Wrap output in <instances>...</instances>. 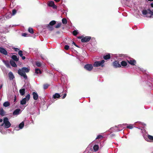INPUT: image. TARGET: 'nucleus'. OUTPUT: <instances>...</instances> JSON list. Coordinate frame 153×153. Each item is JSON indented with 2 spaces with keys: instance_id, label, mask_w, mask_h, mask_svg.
Instances as JSON below:
<instances>
[{
  "instance_id": "1",
  "label": "nucleus",
  "mask_w": 153,
  "mask_h": 153,
  "mask_svg": "<svg viewBox=\"0 0 153 153\" xmlns=\"http://www.w3.org/2000/svg\"><path fill=\"white\" fill-rule=\"evenodd\" d=\"M30 70L29 68L24 67L21 69H19L18 71V73L19 75L23 76L25 79H27V76L26 73L28 72Z\"/></svg>"
},
{
  "instance_id": "2",
  "label": "nucleus",
  "mask_w": 153,
  "mask_h": 153,
  "mask_svg": "<svg viewBox=\"0 0 153 153\" xmlns=\"http://www.w3.org/2000/svg\"><path fill=\"white\" fill-rule=\"evenodd\" d=\"M11 125V123L9 121V120L7 117H5L3 119V123H2L0 126H3L4 128H9Z\"/></svg>"
},
{
  "instance_id": "3",
  "label": "nucleus",
  "mask_w": 153,
  "mask_h": 153,
  "mask_svg": "<svg viewBox=\"0 0 153 153\" xmlns=\"http://www.w3.org/2000/svg\"><path fill=\"white\" fill-rule=\"evenodd\" d=\"M143 14L146 17H151L153 15V11H152L150 9L147 10H143L142 11Z\"/></svg>"
},
{
  "instance_id": "4",
  "label": "nucleus",
  "mask_w": 153,
  "mask_h": 153,
  "mask_svg": "<svg viewBox=\"0 0 153 153\" xmlns=\"http://www.w3.org/2000/svg\"><path fill=\"white\" fill-rule=\"evenodd\" d=\"M105 62V61L103 60L96 61L94 62L93 65L95 67H103L104 66Z\"/></svg>"
},
{
  "instance_id": "5",
  "label": "nucleus",
  "mask_w": 153,
  "mask_h": 153,
  "mask_svg": "<svg viewBox=\"0 0 153 153\" xmlns=\"http://www.w3.org/2000/svg\"><path fill=\"white\" fill-rule=\"evenodd\" d=\"M30 97V96L29 94H28L27 95L25 98H23L21 100V104L22 105L25 104L26 103L27 101H28L29 100Z\"/></svg>"
},
{
  "instance_id": "6",
  "label": "nucleus",
  "mask_w": 153,
  "mask_h": 153,
  "mask_svg": "<svg viewBox=\"0 0 153 153\" xmlns=\"http://www.w3.org/2000/svg\"><path fill=\"white\" fill-rule=\"evenodd\" d=\"M48 5L49 7H53L54 9H56L57 8L56 6L55 5L54 1H50L48 2Z\"/></svg>"
},
{
  "instance_id": "7",
  "label": "nucleus",
  "mask_w": 153,
  "mask_h": 153,
  "mask_svg": "<svg viewBox=\"0 0 153 153\" xmlns=\"http://www.w3.org/2000/svg\"><path fill=\"white\" fill-rule=\"evenodd\" d=\"M84 68L87 70L90 71L93 68V66L91 64H87L85 65Z\"/></svg>"
},
{
  "instance_id": "8",
  "label": "nucleus",
  "mask_w": 153,
  "mask_h": 153,
  "mask_svg": "<svg viewBox=\"0 0 153 153\" xmlns=\"http://www.w3.org/2000/svg\"><path fill=\"white\" fill-rule=\"evenodd\" d=\"M91 38L90 36H85L81 39V42H88Z\"/></svg>"
},
{
  "instance_id": "9",
  "label": "nucleus",
  "mask_w": 153,
  "mask_h": 153,
  "mask_svg": "<svg viewBox=\"0 0 153 153\" xmlns=\"http://www.w3.org/2000/svg\"><path fill=\"white\" fill-rule=\"evenodd\" d=\"M0 52L4 55H7L8 54L7 51L2 47H0Z\"/></svg>"
},
{
  "instance_id": "10",
  "label": "nucleus",
  "mask_w": 153,
  "mask_h": 153,
  "mask_svg": "<svg viewBox=\"0 0 153 153\" xmlns=\"http://www.w3.org/2000/svg\"><path fill=\"white\" fill-rule=\"evenodd\" d=\"M110 130L113 132H117L120 131V129L119 127H118V125L111 128Z\"/></svg>"
},
{
  "instance_id": "11",
  "label": "nucleus",
  "mask_w": 153,
  "mask_h": 153,
  "mask_svg": "<svg viewBox=\"0 0 153 153\" xmlns=\"http://www.w3.org/2000/svg\"><path fill=\"white\" fill-rule=\"evenodd\" d=\"M113 65L115 68H120L121 67V65L117 61H115L113 62Z\"/></svg>"
},
{
  "instance_id": "12",
  "label": "nucleus",
  "mask_w": 153,
  "mask_h": 153,
  "mask_svg": "<svg viewBox=\"0 0 153 153\" xmlns=\"http://www.w3.org/2000/svg\"><path fill=\"white\" fill-rule=\"evenodd\" d=\"M8 76L9 79L10 80H13V79L15 77L13 74V73L11 71L8 74Z\"/></svg>"
},
{
  "instance_id": "13",
  "label": "nucleus",
  "mask_w": 153,
  "mask_h": 153,
  "mask_svg": "<svg viewBox=\"0 0 153 153\" xmlns=\"http://www.w3.org/2000/svg\"><path fill=\"white\" fill-rule=\"evenodd\" d=\"M148 139H149V140L147 138H145V137H144V139L147 141L150 142V140H153V136H151L150 135H148Z\"/></svg>"
},
{
  "instance_id": "14",
  "label": "nucleus",
  "mask_w": 153,
  "mask_h": 153,
  "mask_svg": "<svg viewBox=\"0 0 153 153\" xmlns=\"http://www.w3.org/2000/svg\"><path fill=\"white\" fill-rule=\"evenodd\" d=\"M20 111V109L19 108L16 109L13 112V114L14 115L19 114Z\"/></svg>"
},
{
  "instance_id": "15",
  "label": "nucleus",
  "mask_w": 153,
  "mask_h": 153,
  "mask_svg": "<svg viewBox=\"0 0 153 153\" xmlns=\"http://www.w3.org/2000/svg\"><path fill=\"white\" fill-rule=\"evenodd\" d=\"M127 125L126 124H123L122 125H118V127H119L120 131L122 130L123 129L125 128L126 126Z\"/></svg>"
},
{
  "instance_id": "16",
  "label": "nucleus",
  "mask_w": 153,
  "mask_h": 153,
  "mask_svg": "<svg viewBox=\"0 0 153 153\" xmlns=\"http://www.w3.org/2000/svg\"><path fill=\"white\" fill-rule=\"evenodd\" d=\"M33 98L34 100H36L38 99V95L37 93L35 92H33Z\"/></svg>"
},
{
  "instance_id": "17",
  "label": "nucleus",
  "mask_w": 153,
  "mask_h": 153,
  "mask_svg": "<svg viewBox=\"0 0 153 153\" xmlns=\"http://www.w3.org/2000/svg\"><path fill=\"white\" fill-rule=\"evenodd\" d=\"M128 62L131 65H135L136 62L135 60H130L128 61Z\"/></svg>"
},
{
  "instance_id": "18",
  "label": "nucleus",
  "mask_w": 153,
  "mask_h": 153,
  "mask_svg": "<svg viewBox=\"0 0 153 153\" xmlns=\"http://www.w3.org/2000/svg\"><path fill=\"white\" fill-rule=\"evenodd\" d=\"M60 97V94L59 93H55L53 95V98L54 99L58 98Z\"/></svg>"
},
{
  "instance_id": "19",
  "label": "nucleus",
  "mask_w": 153,
  "mask_h": 153,
  "mask_svg": "<svg viewBox=\"0 0 153 153\" xmlns=\"http://www.w3.org/2000/svg\"><path fill=\"white\" fill-rule=\"evenodd\" d=\"M19 93L20 94L22 95L23 96L24 95V94L25 93V89L24 88H23L19 90Z\"/></svg>"
},
{
  "instance_id": "20",
  "label": "nucleus",
  "mask_w": 153,
  "mask_h": 153,
  "mask_svg": "<svg viewBox=\"0 0 153 153\" xmlns=\"http://www.w3.org/2000/svg\"><path fill=\"white\" fill-rule=\"evenodd\" d=\"M10 63L11 65L13 67H16L17 65L15 63V62L12 60H10Z\"/></svg>"
},
{
  "instance_id": "21",
  "label": "nucleus",
  "mask_w": 153,
  "mask_h": 153,
  "mask_svg": "<svg viewBox=\"0 0 153 153\" xmlns=\"http://www.w3.org/2000/svg\"><path fill=\"white\" fill-rule=\"evenodd\" d=\"M11 58L14 60L15 61L17 62L19 60L18 58L15 55H13L11 56Z\"/></svg>"
},
{
  "instance_id": "22",
  "label": "nucleus",
  "mask_w": 153,
  "mask_h": 153,
  "mask_svg": "<svg viewBox=\"0 0 153 153\" xmlns=\"http://www.w3.org/2000/svg\"><path fill=\"white\" fill-rule=\"evenodd\" d=\"M3 62L5 64V65L7 67L10 68V65L8 61H4L3 60Z\"/></svg>"
},
{
  "instance_id": "23",
  "label": "nucleus",
  "mask_w": 153,
  "mask_h": 153,
  "mask_svg": "<svg viewBox=\"0 0 153 153\" xmlns=\"http://www.w3.org/2000/svg\"><path fill=\"white\" fill-rule=\"evenodd\" d=\"M93 148L94 151L96 152L98 150L99 147L98 145H95L94 146Z\"/></svg>"
},
{
  "instance_id": "24",
  "label": "nucleus",
  "mask_w": 153,
  "mask_h": 153,
  "mask_svg": "<svg viewBox=\"0 0 153 153\" xmlns=\"http://www.w3.org/2000/svg\"><path fill=\"white\" fill-rule=\"evenodd\" d=\"M111 58V56L110 54H108L106 55L103 57L104 59L105 60H107Z\"/></svg>"
},
{
  "instance_id": "25",
  "label": "nucleus",
  "mask_w": 153,
  "mask_h": 153,
  "mask_svg": "<svg viewBox=\"0 0 153 153\" xmlns=\"http://www.w3.org/2000/svg\"><path fill=\"white\" fill-rule=\"evenodd\" d=\"M24 122H22L19 124V129H22L24 126Z\"/></svg>"
},
{
  "instance_id": "26",
  "label": "nucleus",
  "mask_w": 153,
  "mask_h": 153,
  "mask_svg": "<svg viewBox=\"0 0 153 153\" xmlns=\"http://www.w3.org/2000/svg\"><path fill=\"white\" fill-rule=\"evenodd\" d=\"M127 65V63L125 61H122L121 62V65L123 67L126 66Z\"/></svg>"
},
{
  "instance_id": "27",
  "label": "nucleus",
  "mask_w": 153,
  "mask_h": 153,
  "mask_svg": "<svg viewBox=\"0 0 153 153\" xmlns=\"http://www.w3.org/2000/svg\"><path fill=\"white\" fill-rule=\"evenodd\" d=\"M10 105V103L8 102H5L3 104V106L5 107H7L9 106Z\"/></svg>"
},
{
  "instance_id": "28",
  "label": "nucleus",
  "mask_w": 153,
  "mask_h": 153,
  "mask_svg": "<svg viewBox=\"0 0 153 153\" xmlns=\"http://www.w3.org/2000/svg\"><path fill=\"white\" fill-rule=\"evenodd\" d=\"M35 73L36 74H38L39 73L41 74L42 73V72L39 69L36 68L35 70Z\"/></svg>"
},
{
  "instance_id": "29",
  "label": "nucleus",
  "mask_w": 153,
  "mask_h": 153,
  "mask_svg": "<svg viewBox=\"0 0 153 153\" xmlns=\"http://www.w3.org/2000/svg\"><path fill=\"white\" fill-rule=\"evenodd\" d=\"M28 32L31 33L33 34V29L31 27H29L28 29Z\"/></svg>"
},
{
  "instance_id": "30",
  "label": "nucleus",
  "mask_w": 153,
  "mask_h": 153,
  "mask_svg": "<svg viewBox=\"0 0 153 153\" xmlns=\"http://www.w3.org/2000/svg\"><path fill=\"white\" fill-rule=\"evenodd\" d=\"M62 23L64 24H66L67 23V21L65 18H63L62 20Z\"/></svg>"
},
{
  "instance_id": "31",
  "label": "nucleus",
  "mask_w": 153,
  "mask_h": 153,
  "mask_svg": "<svg viewBox=\"0 0 153 153\" xmlns=\"http://www.w3.org/2000/svg\"><path fill=\"white\" fill-rule=\"evenodd\" d=\"M55 23H56V21L53 20V21H51L50 22L49 25H54V24H55Z\"/></svg>"
},
{
  "instance_id": "32",
  "label": "nucleus",
  "mask_w": 153,
  "mask_h": 153,
  "mask_svg": "<svg viewBox=\"0 0 153 153\" xmlns=\"http://www.w3.org/2000/svg\"><path fill=\"white\" fill-rule=\"evenodd\" d=\"M136 68V69L140 70L141 71H142L143 72L145 71L144 70L143 68H141L139 67H137L136 68Z\"/></svg>"
},
{
  "instance_id": "33",
  "label": "nucleus",
  "mask_w": 153,
  "mask_h": 153,
  "mask_svg": "<svg viewBox=\"0 0 153 153\" xmlns=\"http://www.w3.org/2000/svg\"><path fill=\"white\" fill-rule=\"evenodd\" d=\"M18 54L20 56L22 57L23 55L22 51L21 50L19 51L18 52Z\"/></svg>"
},
{
  "instance_id": "34",
  "label": "nucleus",
  "mask_w": 153,
  "mask_h": 153,
  "mask_svg": "<svg viewBox=\"0 0 153 153\" xmlns=\"http://www.w3.org/2000/svg\"><path fill=\"white\" fill-rule=\"evenodd\" d=\"M49 85L48 84H45L44 85L43 88L44 89H45L48 88Z\"/></svg>"
},
{
  "instance_id": "35",
  "label": "nucleus",
  "mask_w": 153,
  "mask_h": 153,
  "mask_svg": "<svg viewBox=\"0 0 153 153\" xmlns=\"http://www.w3.org/2000/svg\"><path fill=\"white\" fill-rule=\"evenodd\" d=\"M61 25V23H58L57 25L55 26V27L56 28H58L60 27Z\"/></svg>"
},
{
  "instance_id": "36",
  "label": "nucleus",
  "mask_w": 153,
  "mask_h": 153,
  "mask_svg": "<svg viewBox=\"0 0 153 153\" xmlns=\"http://www.w3.org/2000/svg\"><path fill=\"white\" fill-rule=\"evenodd\" d=\"M16 13V11L15 9H13L12 12V15H14Z\"/></svg>"
},
{
  "instance_id": "37",
  "label": "nucleus",
  "mask_w": 153,
  "mask_h": 153,
  "mask_svg": "<svg viewBox=\"0 0 153 153\" xmlns=\"http://www.w3.org/2000/svg\"><path fill=\"white\" fill-rule=\"evenodd\" d=\"M78 32L77 31L74 30L73 32V35L74 36H76L78 34Z\"/></svg>"
},
{
  "instance_id": "38",
  "label": "nucleus",
  "mask_w": 153,
  "mask_h": 153,
  "mask_svg": "<svg viewBox=\"0 0 153 153\" xmlns=\"http://www.w3.org/2000/svg\"><path fill=\"white\" fill-rule=\"evenodd\" d=\"M36 65L38 67H40L41 66V64L40 62H36Z\"/></svg>"
},
{
  "instance_id": "39",
  "label": "nucleus",
  "mask_w": 153,
  "mask_h": 153,
  "mask_svg": "<svg viewBox=\"0 0 153 153\" xmlns=\"http://www.w3.org/2000/svg\"><path fill=\"white\" fill-rule=\"evenodd\" d=\"M126 127L130 129H131L133 128L132 125L131 124H130L129 126H127Z\"/></svg>"
},
{
  "instance_id": "40",
  "label": "nucleus",
  "mask_w": 153,
  "mask_h": 153,
  "mask_svg": "<svg viewBox=\"0 0 153 153\" xmlns=\"http://www.w3.org/2000/svg\"><path fill=\"white\" fill-rule=\"evenodd\" d=\"M103 137L100 135H99L96 138V139H100L102 137Z\"/></svg>"
},
{
  "instance_id": "41",
  "label": "nucleus",
  "mask_w": 153,
  "mask_h": 153,
  "mask_svg": "<svg viewBox=\"0 0 153 153\" xmlns=\"http://www.w3.org/2000/svg\"><path fill=\"white\" fill-rule=\"evenodd\" d=\"M65 48L66 50H68L69 48V46L68 45H66L65 46Z\"/></svg>"
},
{
  "instance_id": "42",
  "label": "nucleus",
  "mask_w": 153,
  "mask_h": 153,
  "mask_svg": "<svg viewBox=\"0 0 153 153\" xmlns=\"http://www.w3.org/2000/svg\"><path fill=\"white\" fill-rule=\"evenodd\" d=\"M137 123H138L140 125H145V126L146 125L145 124H144V123H142L140 122H137Z\"/></svg>"
},
{
  "instance_id": "43",
  "label": "nucleus",
  "mask_w": 153,
  "mask_h": 153,
  "mask_svg": "<svg viewBox=\"0 0 153 153\" xmlns=\"http://www.w3.org/2000/svg\"><path fill=\"white\" fill-rule=\"evenodd\" d=\"M3 112H4V111L3 110H1L0 111V115H3Z\"/></svg>"
},
{
  "instance_id": "44",
  "label": "nucleus",
  "mask_w": 153,
  "mask_h": 153,
  "mask_svg": "<svg viewBox=\"0 0 153 153\" xmlns=\"http://www.w3.org/2000/svg\"><path fill=\"white\" fill-rule=\"evenodd\" d=\"M0 131L2 134H4L5 133V132L2 131L0 128Z\"/></svg>"
},
{
  "instance_id": "45",
  "label": "nucleus",
  "mask_w": 153,
  "mask_h": 153,
  "mask_svg": "<svg viewBox=\"0 0 153 153\" xmlns=\"http://www.w3.org/2000/svg\"><path fill=\"white\" fill-rule=\"evenodd\" d=\"M66 94H64L63 96L62 97V99H63L65 98V97H66Z\"/></svg>"
},
{
  "instance_id": "46",
  "label": "nucleus",
  "mask_w": 153,
  "mask_h": 153,
  "mask_svg": "<svg viewBox=\"0 0 153 153\" xmlns=\"http://www.w3.org/2000/svg\"><path fill=\"white\" fill-rule=\"evenodd\" d=\"M72 44L76 46L77 47H79V46L77 45L74 42H73V43H72Z\"/></svg>"
},
{
  "instance_id": "47",
  "label": "nucleus",
  "mask_w": 153,
  "mask_h": 153,
  "mask_svg": "<svg viewBox=\"0 0 153 153\" xmlns=\"http://www.w3.org/2000/svg\"><path fill=\"white\" fill-rule=\"evenodd\" d=\"M27 35L26 33H24L22 34V36H26Z\"/></svg>"
},
{
  "instance_id": "48",
  "label": "nucleus",
  "mask_w": 153,
  "mask_h": 153,
  "mask_svg": "<svg viewBox=\"0 0 153 153\" xmlns=\"http://www.w3.org/2000/svg\"><path fill=\"white\" fill-rule=\"evenodd\" d=\"M22 59L23 60L25 59V56H22Z\"/></svg>"
},
{
  "instance_id": "49",
  "label": "nucleus",
  "mask_w": 153,
  "mask_h": 153,
  "mask_svg": "<svg viewBox=\"0 0 153 153\" xmlns=\"http://www.w3.org/2000/svg\"><path fill=\"white\" fill-rule=\"evenodd\" d=\"M15 51H18L19 50V49L18 48H15Z\"/></svg>"
},
{
  "instance_id": "50",
  "label": "nucleus",
  "mask_w": 153,
  "mask_h": 153,
  "mask_svg": "<svg viewBox=\"0 0 153 153\" xmlns=\"http://www.w3.org/2000/svg\"><path fill=\"white\" fill-rule=\"evenodd\" d=\"M54 0L56 2H59L60 1V0Z\"/></svg>"
},
{
  "instance_id": "51",
  "label": "nucleus",
  "mask_w": 153,
  "mask_h": 153,
  "mask_svg": "<svg viewBox=\"0 0 153 153\" xmlns=\"http://www.w3.org/2000/svg\"><path fill=\"white\" fill-rule=\"evenodd\" d=\"M151 6L152 7H153V3H152L151 4Z\"/></svg>"
},
{
  "instance_id": "52",
  "label": "nucleus",
  "mask_w": 153,
  "mask_h": 153,
  "mask_svg": "<svg viewBox=\"0 0 153 153\" xmlns=\"http://www.w3.org/2000/svg\"><path fill=\"white\" fill-rule=\"evenodd\" d=\"M18 127H16L15 128V129L16 130H18Z\"/></svg>"
},
{
  "instance_id": "53",
  "label": "nucleus",
  "mask_w": 153,
  "mask_h": 153,
  "mask_svg": "<svg viewBox=\"0 0 153 153\" xmlns=\"http://www.w3.org/2000/svg\"><path fill=\"white\" fill-rule=\"evenodd\" d=\"M2 121H3V120H2V119H0V122H2Z\"/></svg>"
},
{
  "instance_id": "54",
  "label": "nucleus",
  "mask_w": 153,
  "mask_h": 153,
  "mask_svg": "<svg viewBox=\"0 0 153 153\" xmlns=\"http://www.w3.org/2000/svg\"><path fill=\"white\" fill-rule=\"evenodd\" d=\"M148 1H153V0H148Z\"/></svg>"
},
{
  "instance_id": "55",
  "label": "nucleus",
  "mask_w": 153,
  "mask_h": 153,
  "mask_svg": "<svg viewBox=\"0 0 153 153\" xmlns=\"http://www.w3.org/2000/svg\"><path fill=\"white\" fill-rule=\"evenodd\" d=\"M136 128H138V129H140V128H138V127H136Z\"/></svg>"
},
{
  "instance_id": "56",
  "label": "nucleus",
  "mask_w": 153,
  "mask_h": 153,
  "mask_svg": "<svg viewBox=\"0 0 153 153\" xmlns=\"http://www.w3.org/2000/svg\"><path fill=\"white\" fill-rule=\"evenodd\" d=\"M152 153H153V152H152Z\"/></svg>"
}]
</instances>
